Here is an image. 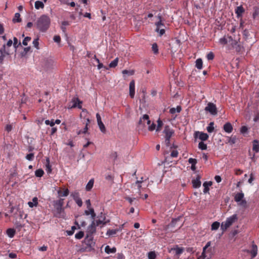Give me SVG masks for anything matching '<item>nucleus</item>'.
<instances>
[{
  "label": "nucleus",
  "instance_id": "nucleus-30",
  "mask_svg": "<svg viewBox=\"0 0 259 259\" xmlns=\"http://www.w3.org/2000/svg\"><path fill=\"white\" fill-rule=\"evenodd\" d=\"M8 56L3 50L0 49V64H2L4 62L5 57Z\"/></svg>",
  "mask_w": 259,
  "mask_h": 259
},
{
  "label": "nucleus",
  "instance_id": "nucleus-8",
  "mask_svg": "<svg viewBox=\"0 0 259 259\" xmlns=\"http://www.w3.org/2000/svg\"><path fill=\"white\" fill-rule=\"evenodd\" d=\"M70 103L72 104L69 105L68 108H78L79 109H81L82 108V101H81L77 97H73Z\"/></svg>",
  "mask_w": 259,
  "mask_h": 259
},
{
  "label": "nucleus",
  "instance_id": "nucleus-24",
  "mask_svg": "<svg viewBox=\"0 0 259 259\" xmlns=\"http://www.w3.org/2000/svg\"><path fill=\"white\" fill-rule=\"evenodd\" d=\"M89 210H85L84 211V213L87 215H89L90 214L91 215V217L93 219H94L96 217V213L94 211V210L92 208H88Z\"/></svg>",
  "mask_w": 259,
  "mask_h": 259
},
{
  "label": "nucleus",
  "instance_id": "nucleus-12",
  "mask_svg": "<svg viewBox=\"0 0 259 259\" xmlns=\"http://www.w3.org/2000/svg\"><path fill=\"white\" fill-rule=\"evenodd\" d=\"M86 245H88L92 248H94L95 242L93 241V236L86 235L84 241L83 242Z\"/></svg>",
  "mask_w": 259,
  "mask_h": 259
},
{
  "label": "nucleus",
  "instance_id": "nucleus-17",
  "mask_svg": "<svg viewBox=\"0 0 259 259\" xmlns=\"http://www.w3.org/2000/svg\"><path fill=\"white\" fill-rule=\"evenodd\" d=\"M223 130L227 133H231L233 131V127L230 122H227L223 125Z\"/></svg>",
  "mask_w": 259,
  "mask_h": 259
},
{
  "label": "nucleus",
  "instance_id": "nucleus-46",
  "mask_svg": "<svg viewBox=\"0 0 259 259\" xmlns=\"http://www.w3.org/2000/svg\"><path fill=\"white\" fill-rule=\"evenodd\" d=\"M98 124L99 125V127L102 133H105L106 132V128H105V126L104 123L102 122V121L98 122Z\"/></svg>",
  "mask_w": 259,
  "mask_h": 259
},
{
  "label": "nucleus",
  "instance_id": "nucleus-3",
  "mask_svg": "<svg viewBox=\"0 0 259 259\" xmlns=\"http://www.w3.org/2000/svg\"><path fill=\"white\" fill-rule=\"evenodd\" d=\"M238 220V217L236 214H234L231 217L228 218L226 221L222 223L221 228L223 231H226L230 227L234 222Z\"/></svg>",
  "mask_w": 259,
  "mask_h": 259
},
{
  "label": "nucleus",
  "instance_id": "nucleus-14",
  "mask_svg": "<svg viewBox=\"0 0 259 259\" xmlns=\"http://www.w3.org/2000/svg\"><path fill=\"white\" fill-rule=\"evenodd\" d=\"M201 176L199 175L196 176V179H193L192 181L193 187L194 188H198L200 187L201 183L200 181Z\"/></svg>",
  "mask_w": 259,
  "mask_h": 259
},
{
  "label": "nucleus",
  "instance_id": "nucleus-45",
  "mask_svg": "<svg viewBox=\"0 0 259 259\" xmlns=\"http://www.w3.org/2000/svg\"><path fill=\"white\" fill-rule=\"evenodd\" d=\"M220 226V223L218 222H214L211 225V230H217L218 229Z\"/></svg>",
  "mask_w": 259,
  "mask_h": 259
},
{
  "label": "nucleus",
  "instance_id": "nucleus-47",
  "mask_svg": "<svg viewBox=\"0 0 259 259\" xmlns=\"http://www.w3.org/2000/svg\"><path fill=\"white\" fill-rule=\"evenodd\" d=\"M13 128V123L11 124H7L5 127V130L7 131L8 133L10 132Z\"/></svg>",
  "mask_w": 259,
  "mask_h": 259
},
{
  "label": "nucleus",
  "instance_id": "nucleus-32",
  "mask_svg": "<svg viewBox=\"0 0 259 259\" xmlns=\"http://www.w3.org/2000/svg\"><path fill=\"white\" fill-rule=\"evenodd\" d=\"M13 41H14V42L13 43V47L14 48V51L16 52L17 48L20 45H21V42H18V39L16 37H14Z\"/></svg>",
  "mask_w": 259,
  "mask_h": 259
},
{
  "label": "nucleus",
  "instance_id": "nucleus-50",
  "mask_svg": "<svg viewBox=\"0 0 259 259\" xmlns=\"http://www.w3.org/2000/svg\"><path fill=\"white\" fill-rule=\"evenodd\" d=\"M84 236V232L83 231H79L77 233H76L75 235V237L77 239H81Z\"/></svg>",
  "mask_w": 259,
  "mask_h": 259
},
{
  "label": "nucleus",
  "instance_id": "nucleus-34",
  "mask_svg": "<svg viewBox=\"0 0 259 259\" xmlns=\"http://www.w3.org/2000/svg\"><path fill=\"white\" fill-rule=\"evenodd\" d=\"M22 20L20 18V14L19 13H16L15 14L14 17L13 19V21L14 23L16 22H21Z\"/></svg>",
  "mask_w": 259,
  "mask_h": 259
},
{
  "label": "nucleus",
  "instance_id": "nucleus-22",
  "mask_svg": "<svg viewBox=\"0 0 259 259\" xmlns=\"http://www.w3.org/2000/svg\"><path fill=\"white\" fill-rule=\"evenodd\" d=\"M199 134V138L202 141H206L208 138V135L204 133L197 132L195 135Z\"/></svg>",
  "mask_w": 259,
  "mask_h": 259
},
{
  "label": "nucleus",
  "instance_id": "nucleus-51",
  "mask_svg": "<svg viewBox=\"0 0 259 259\" xmlns=\"http://www.w3.org/2000/svg\"><path fill=\"white\" fill-rule=\"evenodd\" d=\"M237 138L236 136L231 137L229 138L228 143L231 144H235L236 142Z\"/></svg>",
  "mask_w": 259,
  "mask_h": 259
},
{
  "label": "nucleus",
  "instance_id": "nucleus-1",
  "mask_svg": "<svg viewBox=\"0 0 259 259\" xmlns=\"http://www.w3.org/2000/svg\"><path fill=\"white\" fill-rule=\"evenodd\" d=\"M51 22L48 16L42 15L37 19L35 26L40 32H46L50 28Z\"/></svg>",
  "mask_w": 259,
  "mask_h": 259
},
{
  "label": "nucleus",
  "instance_id": "nucleus-19",
  "mask_svg": "<svg viewBox=\"0 0 259 259\" xmlns=\"http://www.w3.org/2000/svg\"><path fill=\"white\" fill-rule=\"evenodd\" d=\"M94 250V248H92L88 245H85L83 243L82 245L79 249V251L80 252H90L92 250Z\"/></svg>",
  "mask_w": 259,
  "mask_h": 259
},
{
  "label": "nucleus",
  "instance_id": "nucleus-23",
  "mask_svg": "<svg viewBox=\"0 0 259 259\" xmlns=\"http://www.w3.org/2000/svg\"><path fill=\"white\" fill-rule=\"evenodd\" d=\"M212 184V183L211 181L205 182L203 183V186L204 187L203 192L204 193H206L209 191V187L211 186Z\"/></svg>",
  "mask_w": 259,
  "mask_h": 259
},
{
  "label": "nucleus",
  "instance_id": "nucleus-39",
  "mask_svg": "<svg viewBox=\"0 0 259 259\" xmlns=\"http://www.w3.org/2000/svg\"><path fill=\"white\" fill-rule=\"evenodd\" d=\"M44 174V171L42 169H38L35 171V175L37 177L40 178L42 177Z\"/></svg>",
  "mask_w": 259,
  "mask_h": 259
},
{
  "label": "nucleus",
  "instance_id": "nucleus-59",
  "mask_svg": "<svg viewBox=\"0 0 259 259\" xmlns=\"http://www.w3.org/2000/svg\"><path fill=\"white\" fill-rule=\"evenodd\" d=\"M34 157V156L33 153H29L26 156V158L29 161L33 160Z\"/></svg>",
  "mask_w": 259,
  "mask_h": 259
},
{
  "label": "nucleus",
  "instance_id": "nucleus-27",
  "mask_svg": "<svg viewBox=\"0 0 259 259\" xmlns=\"http://www.w3.org/2000/svg\"><path fill=\"white\" fill-rule=\"evenodd\" d=\"M244 196V194L242 192L238 193L235 195L234 200L236 202H239L243 199Z\"/></svg>",
  "mask_w": 259,
  "mask_h": 259
},
{
  "label": "nucleus",
  "instance_id": "nucleus-44",
  "mask_svg": "<svg viewBox=\"0 0 259 259\" xmlns=\"http://www.w3.org/2000/svg\"><path fill=\"white\" fill-rule=\"evenodd\" d=\"M174 249L176 251V254L177 255L181 254L184 250V248L183 247H180L178 246H177V247Z\"/></svg>",
  "mask_w": 259,
  "mask_h": 259
},
{
  "label": "nucleus",
  "instance_id": "nucleus-21",
  "mask_svg": "<svg viewBox=\"0 0 259 259\" xmlns=\"http://www.w3.org/2000/svg\"><path fill=\"white\" fill-rule=\"evenodd\" d=\"M116 251V248L113 247L111 248L110 246L107 245L105 248V252L107 254L114 253Z\"/></svg>",
  "mask_w": 259,
  "mask_h": 259
},
{
  "label": "nucleus",
  "instance_id": "nucleus-42",
  "mask_svg": "<svg viewBox=\"0 0 259 259\" xmlns=\"http://www.w3.org/2000/svg\"><path fill=\"white\" fill-rule=\"evenodd\" d=\"M90 119H87L85 127L84 128V129H83V130L82 131H79V132L78 133V135L80 134L81 133L85 134V133H86L87 132V131L88 130V125L90 123Z\"/></svg>",
  "mask_w": 259,
  "mask_h": 259
},
{
  "label": "nucleus",
  "instance_id": "nucleus-16",
  "mask_svg": "<svg viewBox=\"0 0 259 259\" xmlns=\"http://www.w3.org/2000/svg\"><path fill=\"white\" fill-rule=\"evenodd\" d=\"M245 10L242 7V6H240L237 7L235 10V12L237 15V17L238 18L241 17L242 14L244 13Z\"/></svg>",
  "mask_w": 259,
  "mask_h": 259
},
{
  "label": "nucleus",
  "instance_id": "nucleus-57",
  "mask_svg": "<svg viewBox=\"0 0 259 259\" xmlns=\"http://www.w3.org/2000/svg\"><path fill=\"white\" fill-rule=\"evenodd\" d=\"M71 196L73 198V200L79 197V194L77 191H74L72 192L71 194Z\"/></svg>",
  "mask_w": 259,
  "mask_h": 259
},
{
  "label": "nucleus",
  "instance_id": "nucleus-25",
  "mask_svg": "<svg viewBox=\"0 0 259 259\" xmlns=\"http://www.w3.org/2000/svg\"><path fill=\"white\" fill-rule=\"evenodd\" d=\"M28 205L31 208L33 206H37L38 205V199L36 197H34L32 198V201H29L28 202Z\"/></svg>",
  "mask_w": 259,
  "mask_h": 259
},
{
  "label": "nucleus",
  "instance_id": "nucleus-55",
  "mask_svg": "<svg viewBox=\"0 0 259 259\" xmlns=\"http://www.w3.org/2000/svg\"><path fill=\"white\" fill-rule=\"evenodd\" d=\"M214 58V54L210 52L208 54H207L206 56V58L208 60H212Z\"/></svg>",
  "mask_w": 259,
  "mask_h": 259
},
{
  "label": "nucleus",
  "instance_id": "nucleus-48",
  "mask_svg": "<svg viewBox=\"0 0 259 259\" xmlns=\"http://www.w3.org/2000/svg\"><path fill=\"white\" fill-rule=\"evenodd\" d=\"M198 148L201 150H206L207 149V145L203 142H199L198 144Z\"/></svg>",
  "mask_w": 259,
  "mask_h": 259
},
{
  "label": "nucleus",
  "instance_id": "nucleus-37",
  "mask_svg": "<svg viewBox=\"0 0 259 259\" xmlns=\"http://www.w3.org/2000/svg\"><path fill=\"white\" fill-rule=\"evenodd\" d=\"M35 8L36 9H39L40 8H44V5L43 3L41 1H37L35 2Z\"/></svg>",
  "mask_w": 259,
  "mask_h": 259
},
{
  "label": "nucleus",
  "instance_id": "nucleus-28",
  "mask_svg": "<svg viewBox=\"0 0 259 259\" xmlns=\"http://www.w3.org/2000/svg\"><path fill=\"white\" fill-rule=\"evenodd\" d=\"M15 233L16 231L14 229L9 228L7 230V234L10 238H13L14 236Z\"/></svg>",
  "mask_w": 259,
  "mask_h": 259
},
{
  "label": "nucleus",
  "instance_id": "nucleus-9",
  "mask_svg": "<svg viewBox=\"0 0 259 259\" xmlns=\"http://www.w3.org/2000/svg\"><path fill=\"white\" fill-rule=\"evenodd\" d=\"M205 110L209 112L211 115H215L217 114V109L215 104L209 102L205 108Z\"/></svg>",
  "mask_w": 259,
  "mask_h": 259
},
{
  "label": "nucleus",
  "instance_id": "nucleus-64",
  "mask_svg": "<svg viewBox=\"0 0 259 259\" xmlns=\"http://www.w3.org/2000/svg\"><path fill=\"white\" fill-rule=\"evenodd\" d=\"M53 40L55 42L60 43L61 41V37L59 35H55L54 36Z\"/></svg>",
  "mask_w": 259,
  "mask_h": 259
},
{
  "label": "nucleus",
  "instance_id": "nucleus-10",
  "mask_svg": "<svg viewBox=\"0 0 259 259\" xmlns=\"http://www.w3.org/2000/svg\"><path fill=\"white\" fill-rule=\"evenodd\" d=\"M96 224L94 221H93L91 224L89 225L87 228V235L93 236V235L96 232Z\"/></svg>",
  "mask_w": 259,
  "mask_h": 259
},
{
  "label": "nucleus",
  "instance_id": "nucleus-49",
  "mask_svg": "<svg viewBox=\"0 0 259 259\" xmlns=\"http://www.w3.org/2000/svg\"><path fill=\"white\" fill-rule=\"evenodd\" d=\"M94 58L95 59V60L97 61V62L98 63V65H97V67H98V69H100L101 68H103V67H104L105 68V67L104 66V65H103L102 63H100V60L99 59H98L96 57V55L94 56Z\"/></svg>",
  "mask_w": 259,
  "mask_h": 259
},
{
  "label": "nucleus",
  "instance_id": "nucleus-58",
  "mask_svg": "<svg viewBox=\"0 0 259 259\" xmlns=\"http://www.w3.org/2000/svg\"><path fill=\"white\" fill-rule=\"evenodd\" d=\"M30 40H31L30 37L26 36V37L24 38V39H23V40L22 41L23 45L24 46H27L28 44V42L30 41Z\"/></svg>",
  "mask_w": 259,
  "mask_h": 259
},
{
  "label": "nucleus",
  "instance_id": "nucleus-54",
  "mask_svg": "<svg viewBox=\"0 0 259 259\" xmlns=\"http://www.w3.org/2000/svg\"><path fill=\"white\" fill-rule=\"evenodd\" d=\"M122 73L123 74H128V75H132L134 74L135 72L134 70H123L122 71Z\"/></svg>",
  "mask_w": 259,
  "mask_h": 259
},
{
  "label": "nucleus",
  "instance_id": "nucleus-2",
  "mask_svg": "<svg viewBox=\"0 0 259 259\" xmlns=\"http://www.w3.org/2000/svg\"><path fill=\"white\" fill-rule=\"evenodd\" d=\"M64 199L60 198L53 201V205L55 209V216L58 218L62 217V213L64 212V208L63 207L64 204Z\"/></svg>",
  "mask_w": 259,
  "mask_h": 259
},
{
  "label": "nucleus",
  "instance_id": "nucleus-29",
  "mask_svg": "<svg viewBox=\"0 0 259 259\" xmlns=\"http://www.w3.org/2000/svg\"><path fill=\"white\" fill-rule=\"evenodd\" d=\"M182 110V108L180 106H178L176 108H171L169 110V112L170 114H174L176 112L180 113Z\"/></svg>",
  "mask_w": 259,
  "mask_h": 259
},
{
  "label": "nucleus",
  "instance_id": "nucleus-52",
  "mask_svg": "<svg viewBox=\"0 0 259 259\" xmlns=\"http://www.w3.org/2000/svg\"><path fill=\"white\" fill-rule=\"evenodd\" d=\"M148 257L149 259H155L156 257V255L154 251H150L148 253Z\"/></svg>",
  "mask_w": 259,
  "mask_h": 259
},
{
  "label": "nucleus",
  "instance_id": "nucleus-4",
  "mask_svg": "<svg viewBox=\"0 0 259 259\" xmlns=\"http://www.w3.org/2000/svg\"><path fill=\"white\" fill-rule=\"evenodd\" d=\"M165 135V143L167 146L170 145V139L172 136L174 134V131L171 129L169 126H165L163 131Z\"/></svg>",
  "mask_w": 259,
  "mask_h": 259
},
{
  "label": "nucleus",
  "instance_id": "nucleus-18",
  "mask_svg": "<svg viewBox=\"0 0 259 259\" xmlns=\"http://www.w3.org/2000/svg\"><path fill=\"white\" fill-rule=\"evenodd\" d=\"M135 81L132 80L130 83V96L133 98L135 96Z\"/></svg>",
  "mask_w": 259,
  "mask_h": 259
},
{
  "label": "nucleus",
  "instance_id": "nucleus-33",
  "mask_svg": "<svg viewBox=\"0 0 259 259\" xmlns=\"http://www.w3.org/2000/svg\"><path fill=\"white\" fill-rule=\"evenodd\" d=\"M119 231V230L118 229H109L107 230L106 233V235L108 236H110L116 234Z\"/></svg>",
  "mask_w": 259,
  "mask_h": 259
},
{
  "label": "nucleus",
  "instance_id": "nucleus-13",
  "mask_svg": "<svg viewBox=\"0 0 259 259\" xmlns=\"http://www.w3.org/2000/svg\"><path fill=\"white\" fill-rule=\"evenodd\" d=\"M244 251L247 253H250L251 255V258L255 257L257 254V247L255 244H253L252 245V248L250 250H244Z\"/></svg>",
  "mask_w": 259,
  "mask_h": 259
},
{
  "label": "nucleus",
  "instance_id": "nucleus-5",
  "mask_svg": "<svg viewBox=\"0 0 259 259\" xmlns=\"http://www.w3.org/2000/svg\"><path fill=\"white\" fill-rule=\"evenodd\" d=\"M13 41L9 39L6 44L3 45L1 49L5 52L8 56L12 55L14 51V48L12 47Z\"/></svg>",
  "mask_w": 259,
  "mask_h": 259
},
{
  "label": "nucleus",
  "instance_id": "nucleus-36",
  "mask_svg": "<svg viewBox=\"0 0 259 259\" xmlns=\"http://www.w3.org/2000/svg\"><path fill=\"white\" fill-rule=\"evenodd\" d=\"M144 182V180H138L133 185L137 186L139 190V193H141V188L142 187L141 184Z\"/></svg>",
  "mask_w": 259,
  "mask_h": 259
},
{
  "label": "nucleus",
  "instance_id": "nucleus-38",
  "mask_svg": "<svg viewBox=\"0 0 259 259\" xmlns=\"http://www.w3.org/2000/svg\"><path fill=\"white\" fill-rule=\"evenodd\" d=\"M46 170L48 173H50L52 171L51 165L50 164L49 158L47 159V163L46 164Z\"/></svg>",
  "mask_w": 259,
  "mask_h": 259
},
{
  "label": "nucleus",
  "instance_id": "nucleus-6",
  "mask_svg": "<svg viewBox=\"0 0 259 259\" xmlns=\"http://www.w3.org/2000/svg\"><path fill=\"white\" fill-rule=\"evenodd\" d=\"M219 42L223 45H225L228 42H231L233 47L237 45L238 44L236 40H234L232 36L229 35L225 36L219 39Z\"/></svg>",
  "mask_w": 259,
  "mask_h": 259
},
{
  "label": "nucleus",
  "instance_id": "nucleus-31",
  "mask_svg": "<svg viewBox=\"0 0 259 259\" xmlns=\"http://www.w3.org/2000/svg\"><path fill=\"white\" fill-rule=\"evenodd\" d=\"M203 62L202 60L200 58L197 59L196 61V67L198 69H201L202 68Z\"/></svg>",
  "mask_w": 259,
  "mask_h": 259
},
{
  "label": "nucleus",
  "instance_id": "nucleus-20",
  "mask_svg": "<svg viewBox=\"0 0 259 259\" xmlns=\"http://www.w3.org/2000/svg\"><path fill=\"white\" fill-rule=\"evenodd\" d=\"M252 150L255 153L259 152V142L257 140L252 142Z\"/></svg>",
  "mask_w": 259,
  "mask_h": 259
},
{
  "label": "nucleus",
  "instance_id": "nucleus-7",
  "mask_svg": "<svg viewBox=\"0 0 259 259\" xmlns=\"http://www.w3.org/2000/svg\"><path fill=\"white\" fill-rule=\"evenodd\" d=\"M163 20L158 21L155 22V25L156 26L155 31L159 34L160 36H161L165 33V24L163 23Z\"/></svg>",
  "mask_w": 259,
  "mask_h": 259
},
{
  "label": "nucleus",
  "instance_id": "nucleus-56",
  "mask_svg": "<svg viewBox=\"0 0 259 259\" xmlns=\"http://www.w3.org/2000/svg\"><path fill=\"white\" fill-rule=\"evenodd\" d=\"M76 204L78 205L79 207H81L82 205V201L81 199L79 197L74 199Z\"/></svg>",
  "mask_w": 259,
  "mask_h": 259
},
{
  "label": "nucleus",
  "instance_id": "nucleus-62",
  "mask_svg": "<svg viewBox=\"0 0 259 259\" xmlns=\"http://www.w3.org/2000/svg\"><path fill=\"white\" fill-rule=\"evenodd\" d=\"M188 161L192 165H196V164L197 163V160L196 159L192 158H190L188 160Z\"/></svg>",
  "mask_w": 259,
  "mask_h": 259
},
{
  "label": "nucleus",
  "instance_id": "nucleus-43",
  "mask_svg": "<svg viewBox=\"0 0 259 259\" xmlns=\"http://www.w3.org/2000/svg\"><path fill=\"white\" fill-rule=\"evenodd\" d=\"M206 129L208 133H212L214 130V122H210Z\"/></svg>",
  "mask_w": 259,
  "mask_h": 259
},
{
  "label": "nucleus",
  "instance_id": "nucleus-26",
  "mask_svg": "<svg viewBox=\"0 0 259 259\" xmlns=\"http://www.w3.org/2000/svg\"><path fill=\"white\" fill-rule=\"evenodd\" d=\"M109 222H110L109 220H106L105 217H104L103 220H97L95 223L97 226H99L101 224H102L103 226H104L106 225L107 223H108Z\"/></svg>",
  "mask_w": 259,
  "mask_h": 259
},
{
  "label": "nucleus",
  "instance_id": "nucleus-63",
  "mask_svg": "<svg viewBox=\"0 0 259 259\" xmlns=\"http://www.w3.org/2000/svg\"><path fill=\"white\" fill-rule=\"evenodd\" d=\"M33 45L35 48H36V49H38V45H39L38 38L35 39L33 41Z\"/></svg>",
  "mask_w": 259,
  "mask_h": 259
},
{
  "label": "nucleus",
  "instance_id": "nucleus-40",
  "mask_svg": "<svg viewBox=\"0 0 259 259\" xmlns=\"http://www.w3.org/2000/svg\"><path fill=\"white\" fill-rule=\"evenodd\" d=\"M118 62V58H115L113 61H112L109 65L110 68H114L117 66Z\"/></svg>",
  "mask_w": 259,
  "mask_h": 259
},
{
  "label": "nucleus",
  "instance_id": "nucleus-15",
  "mask_svg": "<svg viewBox=\"0 0 259 259\" xmlns=\"http://www.w3.org/2000/svg\"><path fill=\"white\" fill-rule=\"evenodd\" d=\"M147 124H150L151 123L150 120H149V116L147 114H145L141 118L139 121V124L140 125L143 124L145 125V123Z\"/></svg>",
  "mask_w": 259,
  "mask_h": 259
},
{
  "label": "nucleus",
  "instance_id": "nucleus-35",
  "mask_svg": "<svg viewBox=\"0 0 259 259\" xmlns=\"http://www.w3.org/2000/svg\"><path fill=\"white\" fill-rule=\"evenodd\" d=\"M93 185H94V180L91 179L89 181V182L88 183V184L86 186V187H85L86 190L90 191L92 189V188L93 187Z\"/></svg>",
  "mask_w": 259,
  "mask_h": 259
},
{
  "label": "nucleus",
  "instance_id": "nucleus-53",
  "mask_svg": "<svg viewBox=\"0 0 259 259\" xmlns=\"http://www.w3.org/2000/svg\"><path fill=\"white\" fill-rule=\"evenodd\" d=\"M163 125V122L160 119H158L157 120V128L156 129V131H159L160 130L161 127H162Z\"/></svg>",
  "mask_w": 259,
  "mask_h": 259
},
{
  "label": "nucleus",
  "instance_id": "nucleus-11",
  "mask_svg": "<svg viewBox=\"0 0 259 259\" xmlns=\"http://www.w3.org/2000/svg\"><path fill=\"white\" fill-rule=\"evenodd\" d=\"M58 197L62 198V197H66L69 194V191L68 188H60L57 190Z\"/></svg>",
  "mask_w": 259,
  "mask_h": 259
},
{
  "label": "nucleus",
  "instance_id": "nucleus-61",
  "mask_svg": "<svg viewBox=\"0 0 259 259\" xmlns=\"http://www.w3.org/2000/svg\"><path fill=\"white\" fill-rule=\"evenodd\" d=\"M116 255L117 259H125V256L122 252L118 253Z\"/></svg>",
  "mask_w": 259,
  "mask_h": 259
},
{
  "label": "nucleus",
  "instance_id": "nucleus-41",
  "mask_svg": "<svg viewBox=\"0 0 259 259\" xmlns=\"http://www.w3.org/2000/svg\"><path fill=\"white\" fill-rule=\"evenodd\" d=\"M152 50L154 54H158V47L156 43H154L152 46Z\"/></svg>",
  "mask_w": 259,
  "mask_h": 259
},
{
  "label": "nucleus",
  "instance_id": "nucleus-60",
  "mask_svg": "<svg viewBox=\"0 0 259 259\" xmlns=\"http://www.w3.org/2000/svg\"><path fill=\"white\" fill-rule=\"evenodd\" d=\"M248 130V127L246 126H242L240 128V133L244 134L247 132Z\"/></svg>",
  "mask_w": 259,
  "mask_h": 259
}]
</instances>
